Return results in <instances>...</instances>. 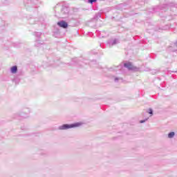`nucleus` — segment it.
<instances>
[{
    "instance_id": "obj_9",
    "label": "nucleus",
    "mask_w": 177,
    "mask_h": 177,
    "mask_svg": "<svg viewBox=\"0 0 177 177\" xmlns=\"http://www.w3.org/2000/svg\"><path fill=\"white\" fill-rule=\"evenodd\" d=\"M167 136H168L169 139H172L175 136V132L171 131V132L169 133Z\"/></svg>"
},
{
    "instance_id": "obj_10",
    "label": "nucleus",
    "mask_w": 177,
    "mask_h": 177,
    "mask_svg": "<svg viewBox=\"0 0 177 177\" xmlns=\"http://www.w3.org/2000/svg\"><path fill=\"white\" fill-rule=\"evenodd\" d=\"M147 113H148L149 114H150V117H152V115H153V109H149L147 111Z\"/></svg>"
},
{
    "instance_id": "obj_15",
    "label": "nucleus",
    "mask_w": 177,
    "mask_h": 177,
    "mask_svg": "<svg viewBox=\"0 0 177 177\" xmlns=\"http://www.w3.org/2000/svg\"><path fill=\"white\" fill-rule=\"evenodd\" d=\"M146 121H147V120H140V124H143V122H146Z\"/></svg>"
},
{
    "instance_id": "obj_3",
    "label": "nucleus",
    "mask_w": 177,
    "mask_h": 177,
    "mask_svg": "<svg viewBox=\"0 0 177 177\" xmlns=\"http://www.w3.org/2000/svg\"><path fill=\"white\" fill-rule=\"evenodd\" d=\"M25 6L28 8V6H32L38 3V0H24Z\"/></svg>"
},
{
    "instance_id": "obj_13",
    "label": "nucleus",
    "mask_w": 177,
    "mask_h": 177,
    "mask_svg": "<svg viewBox=\"0 0 177 177\" xmlns=\"http://www.w3.org/2000/svg\"><path fill=\"white\" fill-rule=\"evenodd\" d=\"M97 1V0H89V3H91V5H92V3L96 2Z\"/></svg>"
},
{
    "instance_id": "obj_6",
    "label": "nucleus",
    "mask_w": 177,
    "mask_h": 177,
    "mask_svg": "<svg viewBox=\"0 0 177 177\" xmlns=\"http://www.w3.org/2000/svg\"><path fill=\"white\" fill-rule=\"evenodd\" d=\"M41 45H44V41H41L39 39H36L35 42V46L39 48V46H41Z\"/></svg>"
},
{
    "instance_id": "obj_5",
    "label": "nucleus",
    "mask_w": 177,
    "mask_h": 177,
    "mask_svg": "<svg viewBox=\"0 0 177 177\" xmlns=\"http://www.w3.org/2000/svg\"><path fill=\"white\" fill-rule=\"evenodd\" d=\"M124 67H126V68H128L129 70H136V68L133 66V65L131 62L125 63Z\"/></svg>"
},
{
    "instance_id": "obj_8",
    "label": "nucleus",
    "mask_w": 177,
    "mask_h": 177,
    "mask_svg": "<svg viewBox=\"0 0 177 177\" xmlns=\"http://www.w3.org/2000/svg\"><path fill=\"white\" fill-rule=\"evenodd\" d=\"M61 13L62 15H68V8L64 7L62 8V11H61Z\"/></svg>"
},
{
    "instance_id": "obj_4",
    "label": "nucleus",
    "mask_w": 177,
    "mask_h": 177,
    "mask_svg": "<svg viewBox=\"0 0 177 177\" xmlns=\"http://www.w3.org/2000/svg\"><path fill=\"white\" fill-rule=\"evenodd\" d=\"M57 26L62 27V28H67V27H68V24L64 21H61L57 22Z\"/></svg>"
},
{
    "instance_id": "obj_16",
    "label": "nucleus",
    "mask_w": 177,
    "mask_h": 177,
    "mask_svg": "<svg viewBox=\"0 0 177 177\" xmlns=\"http://www.w3.org/2000/svg\"><path fill=\"white\" fill-rule=\"evenodd\" d=\"M118 80H120V78L115 77V82H117V81H118Z\"/></svg>"
},
{
    "instance_id": "obj_2",
    "label": "nucleus",
    "mask_w": 177,
    "mask_h": 177,
    "mask_svg": "<svg viewBox=\"0 0 177 177\" xmlns=\"http://www.w3.org/2000/svg\"><path fill=\"white\" fill-rule=\"evenodd\" d=\"M30 112V109H24L20 113H16L15 115V118H17L18 120H21V118H28Z\"/></svg>"
},
{
    "instance_id": "obj_17",
    "label": "nucleus",
    "mask_w": 177,
    "mask_h": 177,
    "mask_svg": "<svg viewBox=\"0 0 177 177\" xmlns=\"http://www.w3.org/2000/svg\"><path fill=\"white\" fill-rule=\"evenodd\" d=\"M87 2L89 3V0H87Z\"/></svg>"
},
{
    "instance_id": "obj_11",
    "label": "nucleus",
    "mask_w": 177,
    "mask_h": 177,
    "mask_svg": "<svg viewBox=\"0 0 177 177\" xmlns=\"http://www.w3.org/2000/svg\"><path fill=\"white\" fill-rule=\"evenodd\" d=\"M35 35L37 37L39 38V37H41V35H42V33L39 32H35Z\"/></svg>"
},
{
    "instance_id": "obj_1",
    "label": "nucleus",
    "mask_w": 177,
    "mask_h": 177,
    "mask_svg": "<svg viewBox=\"0 0 177 177\" xmlns=\"http://www.w3.org/2000/svg\"><path fill=\"white\" fill-rule=\"evenodd\" d=\"M81 125H84V122H75L71 124H64L61 126L58 127L59 131H66V129H71V128H78V127H81Z\"/></svg>"
},
{
    "instance_id": "obj_14",
    "label": "nucleus",
    "mask_w": 177,
    "mask_h": 177,
    "mask_svg": "<svg viewBox=\"0 0 177 177\" xmlns=\"http://www.w3.org/2000/svg\"><path fill=\"white\" fill-rule=\"evenodd\" d=\"M111 44L112 45H115V44H117V40H116V39L113 40V42L111 43Z\"/></svg>"
},
{
    "instance_id": "obj_7",
    "label": "nucleus",
    "mask_w": 177,
    "mask_h": 177,
    "mask_svg": "<svg viewBox=\"0 0 177 177\" xmlns=\"http://www.w3.org/2000/svg\"><path fill=\"white\" fill-rule=\"evenodd\" d=\"M10 73L12 74H16L17 73V66H13L10 68Z\"/></svg>"
},
{
    "instance_id": "obj_12",
    "label": "nucleus",
    "mask_w": 177,
    "mask_h": 177,
    "mask_svg": "<svg viewBox=\"0 0 177 177\" xmlns=\"http://www.w3.org/2000/svg\"><path fill=\"white\" fill-rule=\"evenodd\" d=\"M13 81H14V82H15V84H19L20 80L15 78V79L13 80Z\"/></svg>"
}]
</instances>
